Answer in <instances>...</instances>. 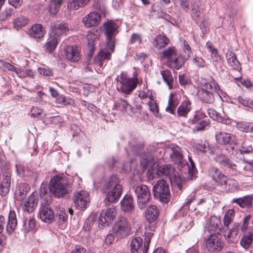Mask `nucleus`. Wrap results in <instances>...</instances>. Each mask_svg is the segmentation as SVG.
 I'll use <instances>...</instances> for the list:
<instances>
[{
    "label": "nucleus",
    "mask_w": 253,
    "mask_h": 253,
    "mask_svg": "<svg viewBox=\"0 0 253 253\" xmlns=\"http://www.w3.org/2000/svg\"><path fill=\"white\" fill-rule=\"evenodd\" d=\"M141 36L140 35L133 33L131 35L129 42L131 43H140L141 42Z\"/></svg>",
    "instance_id": "nucleus-58"
},
{
    "label": "nucleus",
    "mask_w": 253,
    "mask_h": 253,
    "mask_svg": "<svg viewBox=\"0 0 253 253\" xmlns=\"http://www.w3.org/2000/svg\"><path fill=\"white\" fill-rule=\"evenodd\" d=\"M234 213L233 210H229L225 213L223 219L224 226L228 227L233 221Z\"/></svg>",
    "instance_id": "nucleus-48"
},
{
    "label": "nucleus",
    "mask_w": 253,
    "mask_h": 253,
    "mask_svg": "<svg viewBox=\"0 0 253 253\" xmlns=\"http://www.w3.org/2000/svg\"><path fill=\"white\" fill-rule=\"evenodd\" d=\"M220 223L221 221L218 217L215 216H211L209 223L206 227L207 230L210 235L219 234L220 231Z\"/></svg>",
    "instance_id": "nucleus-21"
},
{
    "label": "nucleus",
    "mask_w": 253,
    "mask_h": 253,
    "mask_svg": "<svg viewBox=\"0 0 253 253\" xmlns=\"http://www.w3.org/2000/svg\"><path fill=\"white\" fill-rule=\"evenodd\" d=\"M60 39L57 37H51L44 45L45 50L51 53L56 48Z\"/></svg>",
    "instance_id": "nucleus-37"
},
{
    "label": "nucleus",
    "mask_w": 253,
    "mask_h": 253,
    "mask_svg": "<svg viewBox=\"0 0 253 253\" xmlns=\"http://www.w3.org/2000/svg\"><path fill=\"white\" fill-rule=\"evenodd\" d=\"M116 211L114 208H107L104 212H102L98 216L99 224L103 226V224L108 225L115 218ZM95 216L98 217V214Z\"/></svg>",
    "instance_id": "nucleus-14"
},
{
    "label": "nucleus",
    "mask_w": 253,
    "mask_h": 253,
    "mask_svg": "<svg viewBox=\"0 0 253 253\" xmlns=\"http://www.w3.org/2000/svg\"><path fill=\"white\" fill-rule=\"evenodd\" d=\"M196 199V193H192L187 198V201L185 203L183 204L182 207V209L185 208L186 210H189V206L192 202L195 200Z\"/></svg>",
    "instance_id": "nucleus-57"
},
{
    "label": "nucleus",
    "mask_w": 253,
    "mask_h": 253,
    "mask_svg": "<svg viewBox=\"0 0 253 253\" xmlns=\"http://www.w3.org/2000/svg\"><path fill=\"white\" fill-rule=\"evenodd\" d=\"M29 22V19L24 16H20L17 17L14 21V26L18 28L25 26Z\"/></svg>",
    "instance_id": "nucleus-47"
},
{
    "label": "nucleus",
    "mask_w": 253,
    "mask_h": 253,
    "mask_svg": "<svg viewBox=\"0 0 253 253\" xmlns=\"http://www.w3.org/2000/svg\"><path fill=\"white\" fill-rule=\"evenodd\" d=\"M154 196L161 202L168 203L170 199V191L169 184L162 179L158 181L153 188Z\"/></svg>",
    "instance_id": "nucleus-7"
},
{
    "label": "nucleus",
    "mask_w": 253,
    "mask_h": 253,
    "mask_svg": "<svg viewBox=\"0 0 253 253\" xmlns=\"http://www.w3.org/2000/svg\"><path fill=\"white\" fill-rule=\"evenodd\" d=\"M23 226L27 231H33L36 229V227L35 220L34 218H30L28 223L26 221H24Z\"/></svg>",
    "instance_id": "nucleus-50"
},
{
    "label": "nucleus",
    "mask_w": 253,
    "mask_h": 253,
    "mask_svg": "<svg viewBox=\"0 0 253 253\" xmlns=\"http://www.w3.org/2000/svg\"><path fill=\"white\" fill-rule=\"evenodd\" d=\"M101 16L96 12H92L84 16L82 22L87 28L97 26L100 22Z\"/></svg>",
    "instance_id": "nucleus-17"
},
{
    "label": "nucleus",
    "mask_w": 253,
    "mask_h": 253,
    "mask_svg": "<svg viewBox=\"0 0 253 253\" xmlns=\"http://www.w3.org/2000/svg\"><path fill=\"white\" fill-rule=\"evenodd\" d=\"M14 12V9L12 8H6L0 13V20H5L10 17Z\"/></svg>",
    "instance_id": "nucleus-54"
},
{
    "label": "nucleus",
    "mask_w": 253,
    "mask_h": 253,
    "mask_svg": "<svg viewBox=\"0 0 253 253\" xmlns=\"http://www.w3.org/2000/svg\"><path fill=\"white\" fill-rule=\"evenodd\" d=\"M140 165L143 169L151 167L155 165V159L152 154L149 152L141 155Z\"/></svg>",
    "instance_id": "nucleus-31"
},
{
    "label": "nucleus",
    "mask_w": 253,
    "mask_h": 253,
    "mask_svg": "<svg viewBox=\"0 0 253 253\" xmlns=\"http://www.w3.org/2000/svg\"><path fill=\"white\" fill-rule=\"evenodd\" d=\"M215 94L211 93L209 90H200L199 95L201 101L206 103L212 104L214 101Z\"/></svg>",
    "instance_id": "nucleus-33"
},
{
    "label": "nucleus",
    "mask_w": 253,
    "mask_h": 253,
    "mask_svg": "<svg viewBox=\"0 0 253 253\" xmlns=\"http://www.w3.org/2000/svg\"><path fill=\"white\" fill-rule=\"evenodd\" d=\"M10 181L9 173L7 172L3 175V178L0 186V195L3 196L9 192L11 183Z\"/></svg>",
    "instance_id": "nucleus-26"
},
{
    "label": "nucleus",
    "mask_w": 253,
    "mask_h": 253,
    "mask_svg": "<svg viewBox=\"0 0 253 253\" xmlns=\"http://www.w3.org/2000/svg\"><path fill=\"white\" fill-rule=\"evenodd\" d=\"M178 104L179 101L177 95L171 93L169 98L168 106L166 109V111L171 114H173Z\"/></svg>",
    "instance_id": "nucleus-35"
},
{
    "label": "nucleus",
    "mask_w": 253,
    "mask_h": 253,
    "mask_svg": "<svg viewBox=\"0 0 253 253\" xmlns=\"http://www.w3.org/2000/svg\"><path fill=\"white\" fill-rule=\"evenodd\" d=\"M143 240L140 237L133 238L130 244L131 253H147V246L144 244L142 247Z\"/></svg>",
    "instance_id": "nucleus-20"
},
{
    "label": "nucleus",
    "mask_w": 253,
    "mask_h": 253,
    "mask_svg": "<svg viewBox=\"0 0 253 253\" xmlns=\"http://www.w3.org/2000/svg\"><path fill=\"white\" fill-rule=\"evenodd\" d=\"M95 221L94 215H91L86 220L84 224V228L85 230H89L93 225Z\"/></svg>",
    "instance_id": "nucleus-53"
},
{
    "label": "nucleus",
    "mask_w": 253,
    "mask_h": 253,
    "mask_svg": "<svg viewBox=\"0 0 253 253\" xmlns=\"http://www.w3.org/2000/svg\"><path fill=\"white\" fill-rule=\"evenodd\" d=\"M149 98L150 100L148 102V105L150 111H151L154 114L158 113L159 109L156 101L152 98V96H149Z\"/></svg>",
    "instance_id": "nucleus-55"
},
{
    "label": "nucleus",
    "mask_w": 253,
    "mask_h": 253,
    "mask_svg": "<svg viewBox=\"0 0 253 253\" xmlns=\"http://www.w3.org/2000/svg\"><path fill=\"white\" fill-rule=\"evenodd\" d=\"M117 107L122 111L132 112L131 106L127 101L124 99L120 98L117 102Z\"/></svg>",
    "instance_id": "nucleus-42"
},
{
    "label": "nucleus",
    "mask_w": 253,
    "mask_h": 253,
    "mask_svg": "<svg viewBox=\"0 0 253 253\" xmlns=\"http://www.w3.org/2000/svg\"><path fill=\"white\" fill-rule=\"evenodd\" d=\"M191 102L186 99L183 101L177 109V114L178 116L186 117L188 113L191 110Z\"/></svg>",
    "instance_id": "nucleus-32"
},
{
    "label": "nucleus",
    "mask_w": 253,
    "mask_h": 253,
    "mask_svg": "<svg viewBox=\"0 0 253 253\" xmlns=\"http://www.w3.org/2000/svg\"><path fill=\"white\" fill-rule=\"evenodd\" d=\"M45 34V30L41 24L33 25L29 30V35L35 39L42 38Z\"/></svg>",
    "instance_id": "nucleus-29"
},
{
    "label": "nucleus",
    "mask_w": 253,
    "mask_h": 253,
    "mask_svg": "<svg viewBox=\"0 0 253 253\" xmlns=\"http://www.w3.org/2000/svg\"><path fill=\"white\" fill-rule=\"evenodd\" d=\"M38 203V200L35 195H31L28 199L21 204L22 209L28 213L34 211Z\"/></svg>",
    "instance_id": "nucleus-23"
},
{
    "label": "nucleus",
    "mask_w": 253,
    "mask_h": 253,
    "mask_svg": "<svg viewBox=\"0 0 253 253\" xmlns=\"http://www.w3.org/2000/svg\"><path fill=\"white\" fill-rule=\"evenodd\" d=\"M88 44L89 46H93L95 40L97 38V35L94 32H91L87 35Z\"/></svg>",
    "instance_id": "nucleus-60"
},
{
    "label": "nucleus",
    "mask_w": 253,
    "mask_h": 253,
    "mask_svg": "<svg viewBox=\"0 0 253 253\" xmlns=\"http://www.w3.org/2000/svg\"><path fill=\"white\" fill-rule=\"evenodd\" d=\"M201 90H209L211 93H213L215 95H218L216 90L218 88V85L213 81L208 82L203 79L200 82Z\"/></svg>",
    "instance_id": "nucleus-28"
},
{
    "label": "nucleus",
    "mask_w": 253,
    "mask_h": 253,
    "mask_svg": "<svg viewBox=\"0 0 253 253\" xmlns=\"http://www.w3.org/2000/svg\"><path fill=\"white\" fill-rule=\"evenodd\" d=\"M29 189L28 185L26 183H21L17 187L15 193V198L17 200L22 201L27 195Z\"/></svg>",
    "instance_id": "nucleus-30"
},
{
    "label": "nucleus",
    "mask_w": 253,
    "mask_h": 253,
    "mask_svg": "<svg viewBox=\"0 0 253 253\" xmlns=\"http://www.w3.org/2000/svg\"><path fill=\"white\" fill-rule=\"evenodd\" d=\"M238 233V225H234L232 228L225 235V238L228 242L233 243L237 238Z\"/></svg>",
    "instance_id": "nucleus-41"
},
{
    "label": "nucleus",
    "mask_w": 253,
    "mask_h": 253,
    "mask_svg": "<svg viewBox=\"0 0 253 253\" xmlns=\"http://www.w3.org/2000/svg\"><path fill=\"white\" fill-rule=\"evenodd\" d=\"M189 161L190 163V166H188V173L189 174L190 178L193 179L194 177V174L195 173L196 170L195 165L192 158L188 157Z\"/></svg>",
    "instance_id": "nucleus-56"
},
{
    "label": "nucleus",
    "mask_w": 253,
    "mask_h": 253,
    "mask_svg": "<svg viewBox=\"0 0 253 253\" xmlns=\"http://www.w3.org/2000/svg\"><path fill=\"white\" fill-rule=\"evenodd\" d=\"M66 59L71 62H78L81 58L80 47L77 45H68L65 48Z\"/></svg>",
    "instance_id": "nucleus-16"
},
{
    "label": "nucleus",
    "mask_w": 253,
    "mask_h": 253,
    "mask_svg": "<svg viewBox=\"0 0 253 253\" xmlns=\"http://www.w3.org/2000/svg\"><path fill=\"white\" fill-rule=\"evenodd\" d=\"M192 7V12L191 15L192 17L195 19L196 20H197L198 18L200 17V11L198 9V7H196L194 6V4L191 5Z\"/></svg>",
    "instance_id": "nucleus-62"
},
{
    "label": "nucleus",
    "mask_w": 253,
    "mask_h": 253,
    "mask_svg": "<svg viewBox=\"0 0 253 253\" xmlns=\"http://www.w3.org/2000/svg\"><path fill=\"white\" fill-rule=\"evenodd\" d=\"M160 73L164 81L168 85L169 89H172L173 79L170 72L168 70H164L161 71Z\"/></svg>",
    "instance_id": "nucleus-40"
},
{
    "label": "nucleus",
    "mask_w": 253,
    "mask_h": 253,
    "mask_svg": "<svg viewBox=\"0 0 253 253\" xmlns=\"http://www.w3.org/2000/svg\"><path fill=\"white\" fill-rule=\"evenodd\" d=\"M215 120L226 125H229L231 123V121L230 119L224 118V117L220 116L219 114L217 118H215Z\"/></svg>",
    "instance_id": "nucleus-63"
},
{
    "label": "nucleus",
    "mask_w": 253,
    "mask_h": 253,
    "mask_svg": "<svg viewBox=\"0 0 253 253\" xmlns=\"http://www.w3.org/2000/svg\"><path fill=\"white\" fill-rule=\"evenodd\" d=\"M49 190L51 194L58 198L63 197L71 190V186L65 176L56 175L50 179Z\"/></svg>",
    "instance_id": "nucleus-3"
},
{
    "label": "nucleus",
    "mask_w": 253,
    "mask_h": 253,
    "mask_svg": "<svg viewBox=\"0 0 253 253\" xmlns=\"http://www.w3.org/2000/svg\"><path fill=\"white\" fill-rule=\"evenodd\" d=\"M75 207L80 210H84L90 202L88 193L85 190L77 191L74 193L73 197Z\"/></svg>",
    "instance_id": "nucleus-9"
},
{
    "label": "nucleus",
    "mask_w": 253,
    "mask_h": 253,
    "mask_svg": "<svg viewBox=\"0 0 253 253\" xmlns=\"http://www.w3.org/2000/svg\"><path fill=\"white\" fill-rule=\"evenodd\" d=\"M233 99L245 106L253 109V101L250 99H247L246 98L243 96H237L236 95H234Z\"/></svg>",
    "instance_id": "nucleus-46"
},
{
    "label": "nucleus",
    "mask_w": 253,
    "mask_h": 253,
    "mask_svg": "<svg viewBox=\"0 0 253 253\" xmlns=\"http://www.w3.org/2000/svg\"><path fill=\"white\" fill-rule=\"evenodd\" d=\"M102 190L106 194L104 202L106 205H109L119 200L122 194V186L118 177L112 176L104 185Z\"/></svg>",
    "instance_id": "nucleus-2"
},
{
    "label": "nucleus",
    "mask_w": 253,
    "mask_h": 253,
    "mask_svg": "<svg viewBox=\"0 0 253 253\" xmlns=\"http://www.w3.org/2000/svg\"><path fill=\"white\" fill-rule=\"evenodd\" d=\"M216 141L220 144H228L232 149L236 145L235 136L230 133L220 132L215 135Z\"/></svg>",
    "instance_id": "nucleus-15"
},
{
    "label": "nucleus",
    "mask_w": 253,
    "mask_h": 253,
    "mask_svg": "<svg viewBox=\"0 0 253 253\" xmlns=\"http://www.w3.org/2000/svg\"><path fill=\"white\" fill-rule=\"evenodd\" d=\"M253 242V233L249 232L244 235L241 241V245L245 249H248Z\"/></svg>",
    "instance_id": "nucleus-43"
},
{
    "label": "nucleus",
    "mask_w": 253,
    "mask_h": 253,
    "mask_svg": "<svg viewBox=\"0 0 253 253\" xmlns=\"http://www.w3.org/2000/svg\"><path fill=\"white\" fill-rule=\"evenodd\" d=\"M89 0H70L68 3L69 10H77L85 5Z\"/></svg>",
    "instance_id": "nucleus-38"
},
{
    "label": "nucleus",
    "mask_w": 253,
    "mask_h": 253,
    "mask_svg": "<svg viewBox=\"0 0 253 253\" xmlns=\"http://www.w3.org/2000/svg\"><path fill=\"white\" fill-rule=\"evenodd\" d=\"M226 59L228 64L234 70L240 71L241 70V64L237 60L235 53L231 51H228L226 54Z\"/></svg>",
    "instance_id": "nucleus-24"
},
{
    "label": "nucleus",
    "mask_w": 253,
    "mask_h": 253,
    "mask_svg": "<svg viewBox=\"0 0 253 253\" xmlns=\"http://www.w3.org/2000/svg\"><path fill=\"white\" fill-rule=\"evenodd\" d=\"M50 29L52 34L54 37H57L68 31V27L65 23H60L59 22H52L50 24Z\"/></svg>",
    "instance_id": "nucleus-19"
},
{
    "label": "nucleus",
    "mask_w": 253,
    "mask_h": 253,
    "mask_svg": "<svg viewBox=\"0 0 253 253\" xmlns=\"http://www.w3.org/2000/svg\"><path fill=\"white\" fill-rule=\"evenodd\" d=\"M169 42V40L165 36L158 35L155 39L153 42L154 46L157 48H161L167 45Z\"/></svg>",
    "instance_id": "nucleus-39"
},
{
    "label": "nucleus",
    "mask_w": 253,
    "mask_h": 253,
    "mask_svg": "<svg viewBox=\"0 0 253 253\" xmlns=\"http://www.w3.org/2000/svg\"><path fill=\"white\" fill-rule=\"evenodd\" d=\"M170 157L175 164H182L183 155L180 147L177 145H170Z\"/></svg>",
    "instance_id": "nucleus-22"
},
{
    "label": "nucleus",
    "mask_w": 253,
    "mask_h": 253,
    "mask_svg": "<svg viewBox=\"0 0 253 253\" xmlns=\"http://www.w3.org/2000/svg\"><path fill=\"white\" fill-rule=\"evenodd\" d=\"M119 82L121 84L119 90L124 94H130L138 84L137 72L135 71L132 78L129 77L126 74L122 73L120 75Z\"/></svg>",
    "instance_id": "nucleus-5"
},
{
    "label": "nucleus",
    "mask_w": 253,
    "mask_h": 253,
    "mask_svg": "<svg viewBox=\"0 0 253 253\" xmlns=\"http://www.w3.org/2000/svg\"><path fill=\"white\" fill-rule=\"evenodd\" d=\"M130 226L126 218L120 217L113 227V233L118 238H124L130 232Z\"/></svg>",
    "instance_id": "nucleus-10"
},
{
    "label": "nucleus",
    "mask_w": 253,
    "mask_h": 253,
    "mask_svg": "<svg viewBox=\"0 0 253 253\" xmlns=\"http://www.w3.org/2000/svg\"><path fill=\"white\" fill-rule=\"evenodd\" d=\"M17 224L16 216L15 211H10L9 213L6 230L8 233L12 232L16 228Z\"/></svg>",
    "instance_id": "nucleus-34"
},
{
    "label": "nucleus",
    "mask_w": 253,
    "mask_h": 253,
    "mask_svg": "<svg viewBox=\"0 0 253 253\" xmlns=\"http://www.w3.org/2000/svg\"><path fill=\"white\" fill-rule=\"evenodd\" d=\"M39 217L42 221L47 223H50L53 221L54 215L53 210L49 206V203L41 202Z\"/></svg>",
    "instance_id": "nucleus-12"
},
{
    "label": "nucleus",
    "mask_w": 253,
    "mask_h": 253,
    "mask_svg": "<svg viewBox=\"0 0 253 253\" xmlns=\"http://www.w3.org/2000/svg\"><path fill=\"white\" fill-rule=\"evenodd\" d=\"M207 249L210 252H218L223 247V243L221 240L220 234H211L205 241Z\"/></svg>",
    "instance_id": "nucleus-11"
},
{
    "label": "nucleus",
    "mask_w": 253,
    "mask_h": 253,
    "mask_svg": "<svg viewBox=\"0 0 253 253\" xmlns=\"http://www.w3.org/2000/svg\"><path fill=\"white\" fill-rule=\"evenodd\" d=\"M196 149L200 152H212V149L210 147L208 142H205L204 144H198L196 145Z\"/></svg>",
    "instance_id": "nucleus-49"
},
{
    "label": "nucleus",
    "mask_w": 253,
    "mask_h": 253,
    "mask_svg": "<svg viewBox=\"0 0 253 253\" xmlns=\"http://www.w3.org/2000/svg\"><path fill=\"white\" fill-rule=\"evenodd\" d=\"M208 173L215 182L219 183L221 185L227 184V177L222 174L217 168L211 167L209 169Z\"/></svg>",
    "instance_id": "nucleus-18"
},
{
    "label": "nucleus",
    "mask_w": 253,
    "mask_h": 253,
    "mask_svg": "<svg viewBox=\"0 0 253 253\" xmlns=\"http://www.w3.org/2000/svg\"><path fill=\"white\" fill-rule=\"evenodd\" d=\"M38 72L40 75L44 76L50 77L52 76V72L49 69L39 68L38 69Z\"/></svg>",
    "instance_id": "nucleus-61"
},
{
    "label": "nucleus",
    "mask_w": 253,
    "mask_h": 253,
    "mask_svg": "<svg viewBox=\"0 0 253 253\" xmlns=\"http://www.w3.org/2000/svg\"><path fill=\"white\" fill-rule=\"evenodd\" d=\"M133 189L137 197L138 208L141 210L144 209L151 199V193L148 187L144 185H139L134 186Z\"/></svg>",
    "instance_id": "nucleus-8"
},
{
    "label": "nucleus",
    "mask_w": 253,
    "mask_h": 253,
    "mask_svg": "<svg viewBox=\"0 0 253 253\" xmlns=\"http://www.w3.org/2000/svg\"><path fill=\"white\" fill-rule=\"evenodd\" d=\"M161 54L163 58L168 59L169 66L172 68L178 70L184 64L183 58L177 55L175 48L173 47H169L164 49Z\"/></svg>",
    "instance_id": "nucleus-6"
},
{
    "label": "nucleus",
    "mask_w": 253,
    "mask_h": 253,
    "mask_svg": "<svg viewBox=\"0 0 253 253\" xmlns=\"http://www.w3.org/2000/svg\"><path fill=\"white\" fill-rule=\"evenodd\" d=\"M57 214H58L59 217L58 222L60 224H62L63 222H64L65 221L67 220V216L66 215V214L64 210H59V212H57Z\"/></svg>",
    "instance_id": "nucleus-64"
},
{
    "label": "nucleus",
    "mask_w": 253,
    "mask_h": 253,
    "mask_svg": "<svg viewBox=\"0 0 253 253\" xmlns=\"http://www.w3.org/2000/svg\"><path fill=\"white\" fill-rule=\"evenodd\" d=\"M216 161L222 167L243 172L245 176H252L253 175V161L251 162L245 163L241 161L234 163L227 157L220 156L217 158Z\"/></svg>",
    "instance_id": "nucleus-4"
},
{
    "label": "nucleus",
    "mask_w": 253,
    "mask_h": 253,
    "mask_svg": "<svg viewBox=\"0 0 253 253\" xmlns=\"http://www.w3.org/2000/svg\"><path fill=\"white\" fill-rule=\"evenodd\" d=\"M156 173L159 176H166L169 177L171 180L174 178L177 179V182L180 181V178H176L177 172L170 164L163 165L157 168Z\"/></svg>",
    "instance_id": "nucleus-13"
},
{
    "label": "nucleus",
    "mask_w": 253,
    "mask_h": 253,
    "mask_svg": "<svg viewBox=\"0 0 253 253\" xmlns=\"http://www.w3.org/2000/svg\"><path fill=\"white\" fill-rule=\"evenodd\" d=\"M159 214V210L155 205H150L148 207L145 211L146 218L149 223L155 221Z\"/></svg>",
    "instance_id": "nucleus-25"
},
{
    "label": "nucleus",
    "mask_w": 253,
    "mask_h": 253,
    "mask_svg": "<svg viewBox=\"0 0 253 253\" xmlns=\"http://www.w3.org/2000/svg\"><path fill=\"white\" fill-rule=\"evenodd\" d=\"M48 189L49 188H47L46 184L43 183L42 184L40 189V195L41 199H43L42 202L45 203H49L48 201L50 199V197H49L47 194Z\"/></svg>",
    "instance_id": "nucleus-44"
},
{
    "label": "nucleus",
    "mask_w": 253,
    "mask_h": 253,
    "mask_svg": "<svg viewBox=\"0 0 253 253\" xmlns=\"http://www.w3.org/2000/svg\"><path fill=\"white\" fill-rule=\"evenodd\" d=\"M233 203L237 204L242 208L250 207L253 202V197L251 196H247L242 198L233 199Z\"/></svg>",
    "instance_id": "nucleus-36"
},
{
    "label": "nucleus",
    "mask_w": 253,
    "mask_h": 253,
    "mask_svg": "<svg viewBox=\"0 0 253 253\" xmlns=\"http://www.w3.org/2000/svg\"><path fill=\"white\" fill-rule=\"evenodd\" d=\"M56 102L64 105H72L74 103V101L71 99L66 98L64 96L62 95H59L57 97Z\"/></svg>",
    "instance_id": "nucleus-51"
},
{
    "label": "nucleus",
    "mask_w": 253,
    "mask_h": 253,
    "mask_svg": "<svg viewBox=\"0 0 253 253\" xmlns=\"http://www.w3.org/2000/svg\"><path fill=\"white\" fill-rule=\"evenodd\" d=\"M205 117L206 115L204 113L198 112L194 115L192 119L189 120V122L190 123L196 125L200 121L202 120Z\"/></svg>",
    "instance_id": "nucleus-52"
},
{
    "label": "nucleus",
    "mask_w": 253,
    "mask_h": 253,
    "mask_svg": "<svg viewBox=\"0 0 253 253\" xmlns=\"http://www.w3.org/2000/svg\"><path fill=\"white\" fill-rule=\"evenodd\" d=\"M103 27L106 36V47L101 49L94 59V63L99 67L102 66L104 60L110 59L111 54L114 51L116 42L115 37L118 33V26L112 21L105 22Z\"/></svg>",
    "instance_id": "nucleus-1"
},
{
    "label": "nucleus",
    "mask_w": 253,
    "mask_h": 253,
    "mask_svg": "<svg viewBox=\"0 0 253 253\" xmlns=\"http://www.w3.org/2000/svg\"><path fill=\"white\" fill-rule=\"evenodd\" d=\"M121 209L125 212L130 213L133 211V199L131 196L126 195L121 201Z\"/></svg>",
    "instance_id": "nucleus-27"
},
{
    "label": "nucleus",
    "mask_w": 253,
    "mask_h": 253,
    "mask_svg": "<svg viewBox=\"0 0 253 253\" xmlns=\"http://www.w3.org/2000/svg\"><path fill=\"white\" fill-rule=\"evenodd\" d=\"M237 154L239 152L240 154H248L253 151V147L252 144H248L247 142H244L242 146L238 150Z\"/></svg>",
    "instance_id": "nucleus-45"
},
{
    "label": "nucleus",
    "mask_w": 253,
    "mask_h": 253,
    "mask_svg": "<svg viewBox=\"0 0 253 253\" xmlns=\"http://www.w3.org/2000/svg\"><path fill=\"white\" fill-rule=\"evenodd\" d=\"M210 124L209 122L206 120H201L195 126V129L197 130H201L204 129V128Z\"/></svg>",
    "instance_id": "nucleus-59"
}]
</instances>
